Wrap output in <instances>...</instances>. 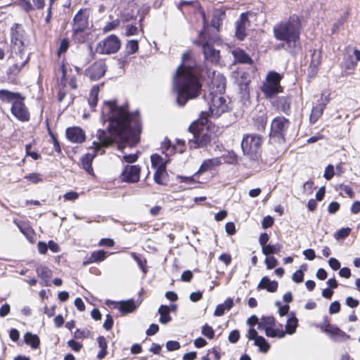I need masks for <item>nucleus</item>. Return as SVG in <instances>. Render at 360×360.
<instances>
[{
  "label": "nucleus",
  "mask_w": 360,
  "mask_h": 360,
  "mask_svg": "<svg viewBox=\"0 0 360 360\" xmlns=\"http://www.w3.org/2000/svg\"><path fill=\"white\" fill-rule=\"evenodd\" d=\"M207 113L202 112L200 118L194 121L189 127L188 131L192 138L188 139V143L191 148L207 146L211 141L209 132Z\"/></svg>",
  "instance_id": "obj_4"
},
{
  "label": "nucleus",
  "mask_w": 360,
  "mask_h": 360,
  "mask_svg": "<svg viewBox=\"0 0 360 360\" xmlns=\"http://www.w3.org/2000/svg\"><path fill=\"white\" fill-rule=\"evenodd\" d=\"M97 342L98 344V347H100V351L97 354V358L98 359H103L107 354V347L108 344L105 338L103 336H99L97 338Z\"/></svg>",
  "instance_id": "obj_35"
},
{
  "label": "nucleus",
  "mask_w": 360,
  "mask_h": 360,
  "mask_svg": "<svg viewBox=\"0 0 360 360\" xmlns=\"http://www.w3.org/2000/svg\"><path fill=\"white\" fill-rule=\"evenodd\" d=\"M297 323L298 320L295 316L289 317L285 327L286 333L289 335L294 334L297 327Z\"/></svg>",
  "instance_id": "obj_37"
},
{
  "label": "nucleus",
  "mask_w": 360,
  "mask_h": 360,
  "mask_svg": "<svg viewBox=\"0 0 360 360\" xmlns=\"http://www.w3.org/2000/svg\"><path fill=\"white\" fill-rule=\"evenodd\" d=\"M121 46V41L119 38L111 34L101 41L96 46V51L101 54H111L117 53Z\"/></svg>",
  "instance_id": "obj_10"
},
{
  "label": "nucleus",
  "mask_w": 360,
  "mask_h": 360,
  "mask_svg": "<svg viewBox=\"0 0 360 360\" xmlns=\"http://www.w3.org/2000/svg\"><path fill=\"white\" fill-rule=\"evenodd\" d=\"M120 20H115L110 22H108L103 29L104 32H108L110 31H112L115 30L116 27H117L120 25Z\"/></svg>",
  "instance_id": "obj_49"
},
{
  "label": "nucleus",
  "mask_w": 360,
  "mask_h": 360,
  "mask_svg": "<svg viewBox=\"0 0 360 360\" xmlns=\"http://www.w3.org/2000/svg\"><path fill=\"white\" fill-rule=\"evenodd\" d=\"M166 348L168 351H175L180 348V344L177 341H168L166 343Z\"/></svg>",
  "instance_id": "obj_53"
},
{
  "label": "nucleus",
  "mask_w": 360,
  "mask_h": 360,
  "mask_svg": "<svg viewBox=\"0 0 360 360\" xmlns=\"http://www.w3.org/2000/svg\"><path fill=\"white\" fill-rule=\"evenodd\" d=\"M236 37L239 40H243L246 35V30L250 26L248 13L240 14L239 19L236 22Z\"/></svg>",
  "instance_id": "obj_16"
},
{
  "label": "nucleus",
  "mask_w": 360,
  "mask_h": 360,
  "mask_svg": "<svg viewBox=\"0 0 360 360\" xmlns=\"http://www.w3.org/2000/svg\"><path fill=\"white\" fill-rule=\"evenodd\" d=\"M112 326H113V319L111 315L107 314L106 319L103 323V328L105 330H109L112 328Z\"/></svg>",
  "instance_id": "obj_59"
},
{
  "label": "nucleus",
  "mask_w": 360,
  "mask_h": 360,
  "mask_svg": "<svg viewBox=\"0 0 360 360\" xmlns=\"http://www.w3.org/2000/svg\"><path fill=\"white\" fill-rule=\"evenodd\" d=\"M98 92L99 87L97 85L94 86L90 91L88 103L91 108H94L97 105Z\"/></svg>",
  "instance_id": "obj_33"
},
{
  "label": "nucleus",
  "mask_w": 360,
  "mask_h": 360,
  "mask_svg": "<svg viewBox=\"0 0 360 360\" xmlns=\"http://www.w3.org/2000/svg\"><path fill=\"white\" fill-rule=\"evenodd\" d=\"M14 223L19 228L20 231L26 236L29 237V236L32 233V229L29 226H27L25 223L18 222L17 220H14Z\"/></svg>",
  "instance_id": "obj_46"
},
{
  "label": "nucleus",
  "mask_w": 360,
  "mask_h": 360,
  "mask_svg": "<svg viewBox=\"0 0 360 360\" xmlns=\"http://www.w3.org/2000/svg\"><path fill=\"white\" fill-rule=\"evenodd\" d=\"M273 105L283 113L288 114L290 108V101L288 97L281 96L277 98L276 100L273 102Z\"/></svg>",
  "instance_id": "obj_23"
},
{
  "label": "nucleus",
  "mask_w": 360,
  "mask_h": 360,
  "mask_svg": "<svg viewBox=\"0 0 360 360\" xmlns=\"http://www.w3.org/2000/svg\"><path fill=\"white\" fill-rule=\"evenodd\" d=\"M321 52L314 50L312 54V58L311 64L314 66H317L320 63Z\"/></svg>",
  "instance_id": "obj_58"
},
{
  "label": "nucleus",
  "mask_w": 360,
  "mask_h": 360,
  "mask_svg": "<svg viewBox=\"0 0 360 360\" xmlns=\"http://www.w3.org/2000/svg\"><path fill=\"white\" fill-rule=\"evenodd\" d=\"M105 71L106 68L104 61L98 60L86 70V75L91 80H98L104 75Z\"/></svg>",
  "instance_id": "obj_17"
},
{
  "label": "nucleus",
  "mask_w": 360,
  "mask_h": 360,
  "mask_svg": "<svg viewBox=\"0 0 360 360\" xmlns=\"http://www.w3.org/2000/svg\"><path fill=\"white\" fill-rule=\"evenodd\" d=\"M345 304L349 307L355 308V307H356L359 305V302L358 300L354 299V298H353L351 296H348V297H346Z\"/></svg>",
  "instance_id": "obj_55"
},
{
  "label": "nucleus",
  "mask_w": 360,
  "mask_h": 360,
  "mask_svg": "<svg viewBox=\"0 0 360 360\" xmlns=\"http://www.w3.org/2000/svg\"><path fill=\"white\" fill-rule=\"evenodd\" d=\"M340 310V304L339 302L338 301H334L333 302L330 307H329V313L333 314H336V313H338Z\"/></svg>",
  "instance_id": "obj_57"
},
{
  "label": "nucleus",
  "mask_w": 360,
  "mask_h": 360,
  "mask_svg": "<svg viewBox=\"0 0 360 360\" xmlns=\"http://www.w3.org/2000/svg\"><path fill=\"white\" fill-rule=\"evenodd\" d=\"M262 143V137L258 134H245L241 141V148L245 155L252 160L257 157Z\"/></svg>",
  "instance_id": "obj_8"
},
{
  "label": "nucleus",
  "mask_w": 360,
  "mask_h": 360,
  "mask_svg": "<svg viewBox=\"0 0 360 360\" xmlns=\"http://www.w3.org/2000/svg\"><path fill=\"white\" fill-rule=\"evenodd\" d=\"M328 264H329L330 267L335 271H336L340 268V262L334 257H331L329 259Z\"/></svg>",
  "instance_id": "obj_61"
},
{
  "label": "nucleus",
  "mask_w": 360,
  "mask_h": 360,
  "mask_svg": "<svg viewBox=\"0 0 360 360\" xmlns=\"http://www.w3.org/2000/svg\"><path fill=\"white\" fill-rule=\"evenodd\" d=\"M275 325V319L273 316H264L258 323V329L266 330Z\"/></svg>",
  "instance_id": "obj_34"
},
{
  "label": "nucleus",
  "mask_w": 360,
  "mask_h": 360,
  "mask_svg": "<svg viewBox=\"0 0 360 360\" xmlns=\"http://www.w3.org/2000/svg\"><path fill=\"white\" fill-rule=\"evenodd\" d=\"M282 76L274 71L269 72L263 82L261 90L267 98H271L281 92L283 88L280 84Z\"/></svg>",
  "instance_id": "obj_7"
},
{
  "label": "nucleus",
  "mask_w": 360,
  "mask_h": 360,
  "mask_svg": "<svg viewBox=\"0 0 360 360\" xmlns=\"http://www.w3.org/2000/svg\"><path fill=\"white\" fill-rule=\"evenodd\" d=\"M20 98L18 93H13L6 89L0 90V100L3 102H12Z\"/></svg>",
  "instance_id": "obj_30"
},
{
  "label": "nucleus",
  "mask_w": 360,
  "mask_h": 360,
  "mask_svg": "<svg viewBox=\"0 0 360 360\" xmlns=\"http://www.w3.org/2000/svg\"><path fill=\"white\" fill-rule=\"evenodd\" d=\"M127 52L128 54L135 53L139 49V42L137 40H130L127 42L126 46Z\"/></svg>",
  "instance_id": "obj_45"
},
{
  "label": "nucleus",
  "mask_w": 360,
  "mask_h": 360,
  "mask_svg": "<svg viewBox=\"0 0 360 360\" xmlns=\"http://www.w3.org/2000/svg\"><path fill=\"white\" fill-rule=\"evenodd\" d=\"M68 345L75 352H79L82 347V345L74 340L68 342Z\"/></svg>",
  "instance_id": "obj_56"
},
{
  "label": "nucleus",
  "mask_w": 360,
  "mask_h": 360,
  "mask_svg": "<svg viewBox=\"0 0 360 360\" xmlns=\"http://www.w3.org/2000/svg\"><path fill=\"white\" fill-rule=\"evenodd\" d=\"M163 148L165 149L166 155H169L173 151L175 153H183L185 150V142L184 141L178 139L176 143L174 146L170 145L169 139H165L162 144Z\"/></svg>",
  "instance_id": "obj_21"
},
{
  "label": "nucleus",
  "mask_w": 360,
  "mask_h": 360,
  "mask_svg": "<svg viewBox=\"0 0 360 360\" xmlns=\"http://www.w3.org/2000/svg\"><path fill=\"white\" fill-rule=\"evenodd\" d=\"M25 342L30 345L32 349H37L39 347L40 340L37 335H34L31 333H26L24 335Z\"/></svg>",
  "instance_id": "obj_32"
},
{
  "label": "nucleus",
  "mask_w": 360,
  "mask_h": 360,
  "mask_svg": "<svg viewBox=\"0 0 360 360\" xmlns=\"http://www.w3.org/2000/svg\"><path fill=\"white\" fill-rule=\"evenodd\" d=\"M11 112L20 121L26 122L30 120L29 111L22 100L20 98L12 103Z\"/></svg>",
  "instance_id": "obj_12"
},
{
  "label": "nucleus",
  "mask_w": 360,
  "mask_h": 360,
  "mask_svg": "<svg viewBox=\"0 0 360 360\" xmlns=\"http://www.w3.org/2000/svg\"><path fill=\"white\" fill-rule=\"evenodd\" d=\"M170 308L167 305H161L158 309V313L160 315L159 321L162 324H166L172 320L169 315Z\"/></svg>",
  "instance_id": "obj_31"
},
{
  "label": "nucleus",
  "mask_w": 360,
  "mask_h": 360,
  "mask_svg": "<svg viewBox=\"0 0 360 360\" xmlns=\"http://www.w3.org/2000/svg\"><path fill=\"white\" fill-rule=\"evenodd\" d=\"M278 283L275 281H271L267 276L263 277L257 285L258 289H266L270 292H274L278 289Z\"/></svg>",
  "instance_id": "obj_24"
},
{
  "label": "nucleus",
  "mask_w": 360,
  "mask_h": 360,
  "mask_svg": "<svg viewBox=\"0 0 360 360\" xmlns=\"http://www.w3.org/2000/svg\"><path fill=\"white\" fill-rule=\"evenodd\" d=\"M220 161L217 158L205 160L201 165L198 172H203L211 169L213 167L218 165Z\"/></svg>",
  "instance_id": "obj_38"
},
{
  "label": "nucleus",
  "mask_w": 360,
  "mask_h": 360,
  "mask_svg": "<svg viewBox=\"0 0 360 360\" xmlns=\"http://www.w3.org/2000/svg\"><path fill=\"white\" fill-rule=\"evenodd\" d=\"M232 55L236 63L243 64H252V60L250 56L243 49H236L232 51Z\"/></svg>",
  "instance_id": "obj_22"
},
{
  "label": "nucleus",
  "mask_w": 360,
  "mask_h": 360,
  "mask_svg": "<svg viewBox=\"0 0 360 360\" xmlns=\"http://www.w3.org/2000/svg\"><path fill=\"white\" fill-rule=\"evenodd\" d=\"M141 167L139 165H127L121 173V179L124 182L136 183L140 179Z\"/></svg>",
  "instance_id": "obj_13"
},
{
  "label": "nucleus",
  "mask_w": 360,
  "mask_h": 360,
  "mask_svg": "<svg viewBox=\"0 0 360 360\" xmlns=\"http://www.w3.org/2000/svg\"><path fill=\"white\" fill-rule=\"evenodd\" d=\"M107 257V252L101 250L94 251L91 253V256L87 260L84 262V264H89L94 262H100L103 261Z\"/></svg>",
  "instance_id": "obj_26"
},
{
  "label": "nucleus",
  "mask_w": 360,
  "mask_h": 360,
  "mask_svg": "<svg viewBox=\"0 0 360 360\" xmlns=\"http://www.w3.org/2000/svg\"><path fill=\"white\" fill-rule=\"evenodd\" d=\"M233 306V301L231 298H227L224 303L217 306L214 315L216 316H221L226 310H230Z\"/></svg>",
  "instance_id": "obj_25"
},
{
  "label": "nucleus",
  "mask_w": 360,
  "mask_h": 360,
  "mask_svg": "<svg viewBox=\"0 0 360 360\" xmlns=\"http://www.w3.org/2000/svg\"><path fill=\"white\" fill-rule=\"evenodd\" d=\"M36 271L38 276L43 278H49L52 276L51 270L46 266H39Z\"/></svg>",
  "instance_id": "obj_42"
},
{
  "label": "nucleus",
  "mask_w": 360,
  "mask_h": 360,
  "mask_svg": "<svg viewBox=\"0 0 360 360\" xmlns=\"http://www.w3.org/2000/svg\"><path fill=\"white\" fill-rule=\"evenodd\" d=\"M11 42L13 44V49L15 51L16 57L19 56L21 61L17 62L15 65L18 68H22L27 62L29 57L24 52L25 47V30L22 26L18 23H15L11 29Z\"/></svg>",
  "instance_id": "obj_5"
},
{
  "label": "nucleus",
  "mask_w": 360,
  "mask_h": 360,
  "mask_svg": "<svg viewBox=\"0 0 360 360\" xmlns=\"http://www.w3.org/2000/svg\"><path fill=\"white\" fill-rule=\"evenodd\" d=\"M324 332L329 335L331 340L335 342H342L347 340L350 336L339 328L329 323L328 320L326 319V326Z\"/></svg>",
  "instance_id": "obj_14"
},
{
  "label": "nucleus",
  "mask_w": 360,
  "mask_h": 360,
  "mask_svg": "<svg viewBox=\"0 0 360 360\" xmlns=\"http://www.w3.org/2000/svg\"><path fill=\"white\" fill-rule=\"evenodd\" d=\"M66 136L70 141L77 143H83L86 139L84 131L79 127H68L66 129Z\"/></svg>",
  "instance_id": "obj_18"
},
{
  "label": "nucleus",
  "mask_w": 360,
  "mask_h": 360,
  "mask_svg": "<svg viewBox=\"0 0 360 360\" xmlns=\"http://www.w3.org/2000/svg\"><path fill=\"white\" fill-rule=\"evenodd\" d=\"M207 100L210 106L209 112H206L207 117L210 116L214 118H218L223 113L229 110V101L223 94L210 93Z\"/></svg>",
  "instance_id": "obj_6"
},
{
  "label": "nucleus",
  "mask_w": 360,
  "mask_h": 360,
  "mask_svg": "<svg viewBox=\"0 0 360 360\" xmlns=\"http://www.w3.org/2000/svg\"><path fill=\"white\" fill-rule=\"evenodd\" d=\"M15 3L26 12L34 10L35 6L29 0H17Z\"/></svg>",
  "instance_id": "obj_44"
},
{
  "label": "nucleus",
  "mask_w": 360,
  "mask_h": 360,
  "mask_svg": "<svg viewBox=\"0 0 360 360\" xmlns=\"http://www.w3.org/2000/svg\"><path fill=\"white\" fill-rule=\"evenodd\" d=\"M255 126L259 131L264 130L267 123V115L263 112L255 120Z\"/></svg>",
  "instance_id": "obj_41"
},
{
  "label": "nucleus",
  "mask_w": 360,
  "mask_h": 360,
  "mask_svg": "<svg viewBox=\"0 0 360 360\" xmlns=\"http://www.w3.org/2000/svg\"><path fill=\"white\" fill-rule=\"evenodd\" d=\"M307 270V265L303 264L300 266V269L297 270L292 276V279L295 283H300L303 281L304 279V271Z\"/></svg>",
  "instance_id": "obj_40"
},
{
  "label": "nucleus",
  "mask_w": 360,
  "mask_h": 360,
  "mask_svg": "<svg viewBox=\"0 0 360 360\" xmlns=\"http://www.w3.org/2000/svg\"><path fill=\"white\" fill-rule=\"evenodd\" d=\"M300 31V20L296 15L281 21L276 24L273 28V33L276 39L285 42V49L292 55L296 54L301 49Z\"/></svg>",
  "instance_id": "obj_3"
},
{
  "label": "nucleus",
  "mask_w": 360,
  "mask_h": 360,
  "mask_svg": "<svg viewBox=\"0 0 360 360\" xmlns=\"http://www.w3.org/2000/svg\"><path fill=\"white\" fill-rule=\"evenodd\" d=\"M166 173V169H155L154 174V181L156 184L162 185L163 184V176Z\"/></svg>",
  "instance_id": "obj_47"
},
{
  "label": "nucleus",
  "mask_w": 360,
  "mask_h": 360,
  "mask_svg": "<svg viewBox=\"0 0 360 360\" xmlns=\"http://www.w3.org/2000/svg\"><path fill=\"white\" fill-rule=\"evenodd\" d=\"M89 14L86 11L79 10L73 18L72 31L75 34L84 32L89 25Z\"/></svg>",
  "instance_id": "obj_11"
},
{
  "label": "nucleus",
  "mask_w": 360,
  "mask_h": 360,
  "mask_svg": "<svg viewBox=\"0 0 360 360\" xmlns=\"http://www.w3.org/2000/svg\"><path fill=\"white\" fill-rule=\"evenodd\" d=\"M282 246L279 243H276L274 245L268 244L267 245L262 248V252L264 255L269 257L272 254H276L279 252Z\"/></svg>",
  "instance_id": "obj_36"
},
{
  "label": "nucleus",
  "mask_w": 360,
  "mask_h": 360,
  "mask_svg": "<svg viewBox=\"0 0 360 360\" xmlns=\"http://www.w3.org/2000/svg\"><path fill=\"white\" fill-rule=\"evenodd\" d=\"M101 117L104 122H109L107 129H98L92 135V145L89 148L91 151L80 159L82 168L89 174H94L92 162L95 157L104 154L105 148L114 143L119 148L125 147L126 144L135 145L141 131L139 116L129 114L127 106H119L115 101L103 103Z\"/></svg>",
  "instance_id": "obj_1"
},
{
  "label": "nucleus",
  "mask_w": 360,
  "mask_h": 360,
  "mask_svg": "<svg viewBox=\"0 0 360 360\" xmlns=\"http://www.w3.org/2000/svg\"><path fill=\"white\" fill-rule=\"evenodd\" d=\"M202 69L191 57V53L182 56L181 64L178 67L173 79L174 90L177 94L176 103L184 106L189 99L198 96L202 84L200 81Z\"/></svg>",
  "instance_id": "obj_2"
},
{
  "label": "nucleus",
  "mask_w": 360,
  "mask_h": 360,
  "mask_svg": "<svg viewBox=\"0 0 360 360\" xmlns=\"http://www.w3.org/2000/svg\"><path fill=\"white\" fill-rule=\"evenodd\" d=\"M131 256L137 262L139 268L142 270L143 274L147 273L146 260L140 258L135 252H131Z\"/></svg>",
  "instance_id": "obj_43"
},
{
  "label": "nucleus",
  "mask_w": 360,
  "mask_h": 360,
  "mask_svg": "<svg viewBox=\"0 0 360 360\" xmlns=\"http://www.w3.org/2000/svg\"><path fill=\"white\" fill-rule=\"evenodd\" d=\"M225 17V12L221 10H217L214 12L211 25L217 30H219L222 24V21Z\"/></svg>",
  "instance_id": "obj_29"
},
{
  "label": "nucleus",
  "mask_w": 360,
  "mask_h": 360,
  "mask_svg": "<svg viewBox=\"0 0 360 360\" xmlns=\"http://www.w3.org/2000/svg\"><path fill=\"white\" fill-rule=\"evenodd\" d=\"M209 88L210 93L224 94L226 89V78L221 74L214 72Z\"/></svg>",
  "instance_id": "obj_15"
},
{
  "label": "nucleus",
  "mask_w": 360,
  "mask_h": 360,
  "mask_svg": "<svg viewBox=\"0 0 360 360\" xmlns=\"http://www.w3.org/2000/svg\"><path fill=\"white\" fill-rule=\"evenodd\" d=\"M151 165L155 169H166L167 160L160 155L153 154L150 156Z\"/></svg>",
  "instance_id": "obj_28"
},
{
  "label": "nucleus",
  "mask_w": 360,
  "mask_h": 360,
  "mask_svg": "<svg viewBox=\"0 0 360 360\" xmlns=\"http://www.w3.org/2000/svg\"><path fill=\"white\" fill-rule=\"evenodd\" d=\"M341 190L347 195V196L350 198H354L355 197V193L352 191V189L347 185H340Z\"/></svg>",
  "instance_id": "obj_60"
},
{
  "label": "nucleus",
  "mask_w": 360,
  "mask_h": 360,
  "mask_svg": "<svg viewBox=\"0 0 360 360\" xmlns=\"http://www.w3.org/2000/svg\"><path fill=\"white\" fill-rule=\"evenodd\" d=\"M25 178L33 184H37L38 182L41 181V178L40 174H37V173L30 174L25 176Z\"/></svg>",
  "instance_id": "obj_52"
},
{
  "label": "nucleus",
  "mask_w": 360,
  "mask_h": 360,
  "mask_svg": "<svg viewBox=\"0 0 360 360\" xmlns=\"http://www.w3.org/2000/svg\"><path fill=\"white\" fill-rule=\"evenodd\" d=\"M202 334L209 339H212L214 335V331L211 326L205 324L202 328Z\"/></svg>",
  "instance_id": "obj_48"
},
{
  "label": "nucleus",
  "mask_w": 360,
  "mask_h": 360,
  "mask_svg": "<svg viewBox=\"0 0 360 360\" xmlns=\"http://www.w3.org/2000/svg\"><path fill=\"white\" fill-rule=\"evenodd\" d=\"M274 224V219L270 216H266L264 217L262 224L263 228L267 229L269 227H271Z\"/></svg>",
  "instance_id": "obj_63"
},
{
  "label": "nucleus",
  "mask_w": 360,
  "mask_h": 360,
  "mask_svg": "<svg viewBox=\"0 0 360 360\" xmlns=\"http://www.w3.org/2000/svg\"><path fill=\"white\" fill-rule=\"evenodd\" d=\"M137 306L133 300H128L126 301H121L119 302V310L123 314L131 313Z\"/></svg>",
  "instance_id": "obj_27"
},
{
  "label": "nucleus",
  "mask_w": 360,
  "mask_h": 360,
  "mask_svg": "<svg viewBox=\"0 0 360 360\" xmlns=\"http://www.w3.org/2000/svg\"><path fill=\"white\" fill-rule=\"evenodd\" d=\"M290 125L289 120L284 117L278 116L274 118L271 123L270 136L277 139L279 141H284Z\"/></svg>",
  "instance_id": "obj_9"
},
{
  "label": "nucleus",
  "mask_w": 360,
  "mask_h": 360,
  "mask_svg": "<svg viewBox=\"0 0 360 360\" xmlns=\"http://www.w3.org/2000/svg\"><path fill=\"white\" fill-rule=\"evenodd\" d=\"M255 346L258 347L259 351L264 353L268 352L270 348V345L266 342L265 338L262 336H259L257 339L254 342Z\"/></svg>",
  "instance_id": "obj_39"
},
{
  "label": "nucleus",
  "mask_w": 360,
  "mask_h": 360,
  "mask_svg": "<svg viewBox=\"0 0 360 360\" xmlns=\"http://www.w3.org/2000/svg\"><path fill=\"white\" fill-rule=\"evenodd\" d=\"M204 57L207 63L216 64L220 58L219 51L207 42L202 45Z\"/></svg>",
  "instance_id": "obj_19"
},
{
  "label": "nucleus",
  "mask_w": 360,
  "mask_h": 360,
  "mask_svg": "<svg viewBox=\"0 0 360 360\" xmlns=\"http://www.w3.org/2000/svg\"><path fill=\"white\" fill-rule=\"evenodd\" d=\"M240 338V333L238 330H232L229 335V341L231 343H236Z\"/></svg>",
  "instance_id": "obj_54"
},
{
  "label": "nucleus",
  "mask_w": 360,
  "mask_h": 360,
  "mask_svg": "<svg viewBox=\"0 0 360 360\" xmlns=\"http://www.w3.org/2000/svg\"><path fill=\"white\" fill-rule=\"evenodd\" d=\"M328 101V97L321 98L319 103L312 108L309 117L311 123H315L321 117Z\"/></svg>",
  "instance_id": "obj_20"
},
{
  "label": "nucleus",
  "mask_w": 360,
  "mask_h": 360,
  "mask_svg": "<svg viewBox=\"0 0 360 360\" xmlns=\"http://www.w3.org/2000/svg\"><path fill=\"white\" fill-rule=\"evenodd\" d=\"M334 174L335 172L333 166L332 165H328L325 169L323 174L324 178L327 180H330L333 177Z\"/></svg>",
  "instance_id": "obj_51"
},
{
  "label": "nucleus",
  "mask_w": 360,
  "mask_h": 360,
  "mask_svg": "<svg viewBox=\"0 0 360 360\" xmlns=\"http://www.w3.org/2000/svg\"><path fill=\"white\" fill-rule=\"evenodd\" d=\"M340 208V204L338 202H332L329 204L328 211L330 214H335Z\"/></svg>",
  "instance_id": "obj_64"
},
{
  "label": "nucleus",
  "mask_w": 360,
  "mask_h": 360,
  "mask_svg": "<svg viewBox=\"0 0 360 360\" xmlns=\"http://www.w3.org/2000/svg\"><path fill=\"white\" fill-rule=\"evenodd\" d=\"M69 47V41L67 39H63L60 43L58 49V54L65 52Z\"/></svg>",
  "instance_id": "obj_62"
},
{
  "label": "nucleus",
  "mask_w": 360,
  "mask_h": 360,
  "mask_svg": "<svg viewBox=\"0 0 360 360\" xmlns=\"http://www.w3.org/2000/svg\"><path fill=\"white\" fill-rule=\"evenodd\" d=\"M265 264L268 269H271L278 264V261L274 256H269L265 259Z\"/></svg>",
  "instance_id": "obj_50"
}]
</instances>
